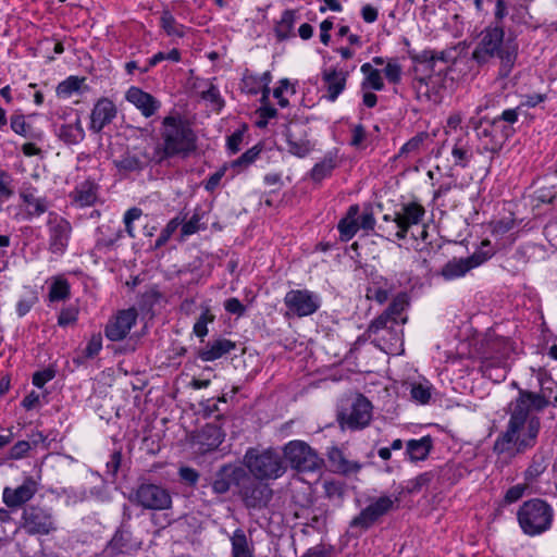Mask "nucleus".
I'll return each mask as SVG.
<instances>
[{"mask_svg":"<svg viewBox=\"0 0 557 557\" xmlns=\"http://www.w3.org/2000/svg\"><path fill=\"white\" fill-rule=\"evenodd\" d=\"M546 404L543 398L525 393L521 397H516L509 406L506 430L494 442V454L513 457L535 447L541 431V419L531 412L543 411Z\"/></svg>","mask_w":557,"mask_h":557,"instance_id":"f257e3e1","label":"nucleus"},{"mask_svg":"<svg viewBox=\"0 0 557 557\" xmlns=\"http://www.w3.org/2000/svg\"><path fill=\"white\" fill-rule=\"evenodd\" d=\"M160 137L161 143L156 146L151 158L154 163L178 156L187 157L196 149L197 136L189 122L177 112L163 117Z\"/></svg>","mask_w":557,"mask_h":557,"instance_id":"f03ea898","label":"nucleus"},{"mask_svg":"<svg viewBox=\"0 0 557 557\" xmlns=\"http://www.w3.org/2000/svg\"><path fill=\"white\" fill-rule=\"evenodd\" d=\"M518 45L512 38H505V29L499 23H491L479 35V41L472 51V60L479 65L498 58L502 71L507 75L517 59Z\"/></svg>","mask_w":557,"mask_h":557,"instance_id":"7ed1b4c3","label":"nucleus"},{"mask_svg":"<svg viewBox=\"0 0 557 557\" xmlns=\"http://www.w3.org/2000/svg\"><path fill=\"white\" fill-rule=\"evenodd\" d=\"M554 515L553 507L546 500L533 498L520 506L517 519L524 534L536 536L552 528Z\"/></svg>","mask_w":557,"mask_h":557,"instance_id":"20e7f679","label":"nucleus"},{"mask_svg":"<svg viewBox=\"0 0 557 557\" xmlns=\"http://www.w3.org/2000/svg\"><path fill=\"white\" fill-rule=\"evenodd\" d=\"M244 463L250 476L257 480H275L286 472L282 456L273 450L249 448L244 456Z\"/></svg>","mask_w":557,"mask_h":557,"instance_id":"39448f33","label":"nucleus"},{"mask_svg":"<svg viewBox=\"0 0 557 557\" xmlns=\"http://www.w3.org/2000/svg\"><path fill=\"white\" fill-rule=\"evenodd\" d=\"M425 214L424 208L418 202H408L401 205L400 209L393 214V224L380 225V228L387 235V238L395 236L398 239H405L409 228L418 225Z\"/></svg>","mask_w":557,"mask_h":557,"instance_id":"423d86ee","label":"nucleus"},{"mask_svg":"<svg viewBox=\"0 0 557 557\" xmlns=\"http://www.w3.org/2000/svg\"><path fill=\"white\" fill-rule=\"evenodd\" d=\"M129 502L144 509L165 510L172 506L170 492L159 484L144 482L129 495Z\"/></svg>","mask_w":557,"mask_h":557,"instance_id":"0eeeda50","label":"nucleus"},{"mask_svg":"<svg viewBox=\"0 0 557 557\" xmlns=\"http://www.w3.org/2000/svg\"><path fill=\"white\" fill-rule=\"evenodd\" d=\"M284 457L290 467L299 472H312L319 470L323 460L318 454L302 441H292L284 447Z\"/></svg>","mask_w":557,"mask_h":557,"instance_id":"6e6552de","label":"nucleus"},{"mask_svg":"<svg viewBox=\"0 0 557 557\" xmlns=\"http://www.w3.org/2000/svg\"><path fill=\"white\" fill-rule=\"evenodd\" d=\"M22 528L29 535H48L57 530L51 509L38 505L24 508Z\"/></svg>","mask_w":557,"mask_h":557,"instance_id":"1a4fd4ad","label":"nucleus"},{"mask_svg":"<svg viewBox=\"0 0 557 557\" xmlns=\"http://www.w3.org/2000/svg\"><path fill=\"white\" fill-rule=\"evenodd\" d=\"M238 495L248 509L260 510L265 508L273 497L272 488L260 482L246 471L243 484L238 488Z\"/></svg>","mask_w":557,"mask_h":557,"instance_id":"9d476101","label":"nucleus"},{"mask_svg":"<svg viewBox=\"0 0 557 557\" xmlns=\"http://www.w3.org/2000/svg\"><path fill=\"white\" fill-rule=\"evenodd\" d=\"M337 419L342 428L362 430L372 419V405L366 396L359 394L347 411L338 413Z\"/></svg>","mask_w":557,"mask_h":557,"instance_id":"9b49d317","label":"nucleus"},{"mask_svg":"<svg viewBox=\"0 0 557 557\" xmlns=\"http://www.w3.org/2000/svg\"><path fill=\"white\" fill-rule=\"evenodd\" d=\"M286 315L304 318L315 313L321 305L320 297L308 289H292L284 297Z\"/></svg>","mask_w":557,"mask_h":557,"instance_id":"f8f14e48","label":"nucleus"},{"mask_svg":"<svg viewBox=\"0 0 557 557\" xmlns=\"http://www.w3.org/2000/svg\"><path fill=\"white\" fill-rule=\"evenodd\" d=\"M493 256L492 250H478L467 258H453L438 272L445 281L463 277L472 269L483 264Z\"/></svg>","mask_w":557,"mask_h":557,"instance_id":"ddd939ff","label":"nucleus"},{"mask_svg":"<svg viewBox=\"0 0 557 557\" xmlns=\"http://www.w3.org/2000/svg\"><path fill=\"white\" fill-rule=\"evenodd\" d=\"M49 251L63 255L67 248L72 225L55 212H49L47 220Z\"/></svg>","mask_w":557,"mask_h":557,"instance_id":"4468645a","label":"nucleus"},{"mask_svg":"<svg viewBox=\"0 0 557 557\" xmlns=\"http://www.w3.org/2000/svg\"><path fill=\"white\" fill-rule=\"evenodd\" d=\"M513 133V127H509V125H507V127H500L493 121L486 122L485 124L481 122L478 127V136L483 149L493 153L498 152Z\"/></svg>","mask_w":557,"mask_h":557,"instance_id":"2eb2a0df","label":"nucleus"},{"mask_svg":"<svg viewBox=\"0 0 557 557\" xmlns=\"http://www.w3.org/2000/svg\"><path fill=\"white\" fill-rule=\"evenodd\" d=\"M509 338L497 336L492 332L486 333L480 345L481 360L495 361L497 364L506 363L512 351Z\"/></svg>","mask_w":557,"mask_h":557,"instance_id":"dca6fc26","label":"nucleus"},{"mask_svg":"<svg viewBox=\"0 0 557 557\" xmlns=\"http://www.w3.org/2000/svg\"><path fill=\"white\" fill-rule=\"evenodd\" d=\"M412 88L419 101L434 104L442 101L443 78L440 74L414 75Z\"/></svg>","mask_w":557,"mask_h":557,"instance_id":"f3484780","label":"nucleus"},{"mask_svg":"<svg viewBox=\"0 0 557 557\" xmlns=\"http://www.w3.org/2000/svg\"><path fill=\"white\" fill-rule=\"evenodd\" d=\"M246 476V470L237 465L225 463L214 474L211 487L218 495L226 494L232 485L239 488L243 484V478Z\"/></svg>","mask_w":557,"mask_h":557,"instance_id":"a211bd4d","label":"nucleus"},{"mask_svg":"<svg viewBox=\"0 0 557 557\" xmlns=\"http://www.w3.org/2000/svg\"><path fill=\"white\" fill-rule=\"evenodd\" d=\"M137 321L134 308L121 310L106 325L104 334L108 339L119 342L124 339Z\"/></svg>","mask_w":557,"mask_h":557,"instance_id":"6ab92c4d","label":"nucleus"},{"mask_svg":"<svg viewBox=\"0 0 557 557\" xmlns=\"http://www.w3.org/2000/svg\"><path fill=\"white\" fill-rule=\"evenodd\" d=\"M20 198L24 211L25 220H33L41 216L48 211L51 203L45 196L37 195L36 188L29 186L20 190Z\"/></svg>","mask_w":557,"mask_h":557,"instance_id":"aec40b11","label":"nucleus"},{"mask_svg":"<svg viewBox=\"0 0 557 557\" xmlns=\"http://www.w3.org/2000/svg\"><path fill=\"white\" fill-rule=\"evenodd\" d=\"M152 161L145 151L137 148L127 149L119 158L113 160V164L123 175L131 173H139L143 171L148 163Z\"/></svg>","mask_w":557,"mask_h":557,"instance_id":"412c9836","label":"nucleus"},{"mask_svg":"<svg viewBox=\"0 0 557 557\" xmlns=\"http://www.w3.org/2000/svg\"><path fill=\"white\" fill-rule=\"evenodd\" d=\"M116 114L117 110L113 101L106 97L100 98L91 110L89 128L96 134L100 133L115 119Z\"/></svg>","mask_w":557,"mask_h":557,"instance_id":"4be33fe9","label":"nucleus"},{"mask_svg":"<svg viewBox=\"0 0 557 557\" xmlns=\"http://www.w3.org/2000/svg\"><path fill=\"white\" fill-rule=\"evenodd\" d=\"M38 490L37 482L28 476L23 483L15 487H4L2 498L3 503L10 508H16L28 502Z\"/></svg>","mask_w":557,"mask_h":557,"instance_id":"5701e85b","label":"nucleus"},{"mask_svg":"<svg viewBox=\"0 0 557 557\" xmlns=\"http://www.w3.org/2000/svg\"><path fill=\"white\" fill-rule=\"evenodd\" d=\"M125 99L134 104L147 119L154 115L161 107V102L156 97L135 86L128 88Z\"/></svg>","mask_w":557,"mask_h":557,"instance_id":"b1692460","label":"nucleus"},{"mask_svg":"<svg viewBox=\"0 0 557 557\" xmlns=\"http://www.w3.org/2000/svg\"><path fill=\"white\" fill-rule=\"evenodd\" d=\"M348 72L330 67L322 71V81L326 88L324 96L329 101L334 102L338 96L345 90Z\"/></svg>","mask_w":557,"mask_h":557,"instance_id":"393cba45","label":"nucleus"},{"mask_svg":"<svg viewBox=\"0 0 557 557\" xmlns=\"http://www.w3.org/2000/svg\"><path fill=\"white\" fill-rule=\"evenodd\" d=\"M327 459L334 472L344 475L357 473L362 468L358 461L349 460L338 447H331L327 451Z\"/></svg>","mask_w":557,"mask_h":557,"instance_id":"a878e982","label":"nucleus"},{"mask_svg":"<svg viewBox=\"0 0 557 557\" xmlns=\"http://www.w3.org/2000/svg\"><path fill=\"white\" fill-rule=\"evenodd\" d=\"M433 448V438L430 435L421 438H411L406 443V455L411 462L423 461Z\"/></svg>","mask_w":557,"mask_h":557,"instance_id":"bb28decb","label":"nucleus"},{"mask_svg":"<svg viewBox=\"0 0 557 557\" xmlns=\"http://www.w3.org/2000/svg\"><path fill=\"white\" fill-rule=\"evenodd\" d=\"M232 557H255V546L243 529H236L230 536Z\"/></svg>","mask_w":557,"mask_h":557,"instance_id":"cd10ccee","label":"nucleus"},{"mask_svg":"<svg viewBox=\"0 0 557 557\" xmlns=\"http://www.w3.org/2000/svg\"><path fill=\"white\" fill-rule=\"evenodd\" d=\"M236 345L234 342L226 338H218L207 344V346L200 350L199 358L202 361H213L235 349Z\"/></svg>","mask_w":557,"mask_h":557,"instance_id":"c85d7f7f","label":"nucleus"},{"mask_svg":"<svg viewBox=\"0 0 557 557\" xmlns=\"http://www.w3.org/2000/svg\"><path fill=\"white\" fill-rule=\"evenodd\" d=\"M359 206L352 205L349 207L346 215L339 220L337 228L341 234V239L344 242L350 240L359 230Z\"/></svg>","mask_w":557,"mask_h":557,"instance_id":"c756f323","label":"nucleus"},{"mask_svg":"<svg viewBox=\"0 0 557 557\" xmlns=\"http://www.w3.org/2000/svg\"><path fill=\"white\" fill-rule=\"evenodd\" d=\"M225 434L222 429L215 424H206L198 435V442L205 451L218 448L224 441Z\"/></svg>","mask_w":557,"mask_h":557,"instance_id":"7c9ffc66","label":"nucleus"},{"mask_svg":"<svg viewBox=\"0 0 557 557\" xmlns=\"http://www.w3.org/2000/svg\"><path fill=\"white\" fill-rule=\"evenodd\" d=\"M548 467V458L543 450H537L525 469L523 476L525 483L533 484L537 482L539 478L546 471Z\"/></svg>","mask_w":557,"mask_h":557,"instance_id":"2f4dec72","label":"nucleus"},{"mask_svg":"<svg viewBox=\"0 0 557 557\" xmlns=\"http://www.w3.org/2000/svg\"><path fill=\"white\" fill-rule=\"evenodd\" d=\"M58 137L66 145H76L85 138L81 119L77 117L74 123L63 124L57 132Z\"/></svg>","mask_w":557,"mask_h":557,"instance_id":"473e14b6","label":"nucleus"},{"mask_svg":"<svg viewBox=\"0 0 557 557\" xmlns=\"http://www.w3.org/2000/svg\"><path fill=\"white\" fill-rule=\"evenodd\" d=\"M74 200L81 207L92 206L97 200L98 185L94 181H85L75 189Z\"/></svg>","mask_w":557,"mask_h":557,"instance_id":"72a5a7b5","label":"nucleus"},{"mask_svg":"<svg viewBox=\"0 0 557 557\" xmlns=\"http://www.w3.org/2000/svg\"><path fill=\"white\" fill-rule=\"evenodd\" d=\"M297 20V12L295 10H285L282 13L281 20L274 27V33L277 40L283 41L292 37L294 24Z\"/></svg>","mask_w":557,"mask_h":557,"instance_id":"f704fd0d","label":"nucleus"},{"mask_svg":"<svg viewBox=\"0 0 557 557\" xmlns=\"http://www.w3.org/2000/svg\"><path fill=\"white\" fill-rule=\"evenodd\" d=\"M480 371L482 372L483 376L487 377L494 383H500L505 381L507 376L506 363L497 364V362L490 361L488 359L481 360Z\"/></svg>","mask_w":557,"mask_h":557,"instance_id":"c9c22d12","label":"nucleus"},{"mask_svg":"<svg viewBox=\"0 0 557 557\" xmlns=\"http://www.w3.org/2000/svg\"><path fill=\"white\" fill-rule=\"evenodd\" d=\"M360 70L366 75L361 84L362 89L371 87L374 90H382L384 88V83L379 70L373 69L370 63L362 64Z\"/></svg>","mask_w":557,"mask_h":557,"instance_id":"e433bc0d","label":"nucleus"},{"mask_svg":"<svg viewBox=\"0 0 557 557\" xmlns=\"http://www.w3.org/2000/svg\"><path fill=\"white\" fill-rule=\"evenodd\" d=\"M160 26L170 37L182 38L185 35L184 25L176 22L170 11H163L160 17Z\"/></svg>","mask_w":557,"mask_h":557,"instance_id":"4c0bfd02","label":"nucleus"},{"mask_svg":"<svg viewBox=\"0 0 557 557\" xmlns=\"http://www.w3.org/2000/svg\"><path fill=\"white\" fill-rule=\"evenodd\" d=\"M451 154L455 165L466 168L472 158V150L462 138H459L451 149Z\"/></svg>","mask_w":557,"mask_h":557,"instance_id":"58836bf2","label":"nucleus"},{"mask_svg":"<svg viewBox=\"0 0 557 557\" xmlns=\"http://www.w3.org/2000/svg\"><path fill=\"white\" fill-rule=\"evenodd\" d=\"M288 151L297 157H305L311 150V145L308 139L297 138L295 134L288 129L286 133Z\"/></svg>","mask_w":557,"mask_h":557,"instance_id":"ea45409f","label":"nucleus"},{"mask_svg":"<svg viewBox=\"0 0 557 557\" xmlns=\"http://www.w3.org/2000/svg\"><path fill=\"white\" fill-rule=\"evenodd\" d=\"M413 60L418 62L424 71H433L435 61L440 60L448 62V54L446 51L435 52L425 50L421 54L414 57Z\"/></svg>","mask_w":557,"mask_h":557,"instance_id":"a19ab883","label":"nucleus"},{"mask_svg":"<svg viewBox=\"0 0 557 557\" xmlns=\"http://www.w3.org/2000/svg\"><path fill=\"white\" fill-rule=\"evenodd\" d=\"M336 163L333 158H324L321 162L317 163L311 170L312 181L320 183L325 177L330 176L335 169Z\"/></svg>","mask_w":557,"mask_h":557,"instance_id":"79ce46f5","label":"nucleus"},{"mask_svg":"<svg viewBox=\"0 0 557 557\" xmlns=\"http://www.w3.org/2000/svg\"><path fill=\"white\" fill-rule=\"evenodd\" d=\"M377 519L374 517L372 510L367 506L350 521L351 529L368 530L371 528Z\"/></svg>","mask_w":557,"mask_h":557,"instance_id":"37998d69","label":"nucleus"},{"mask_svg":"<svg viewBox=\"0 0 557 557\" xmlns=\"http://www.w3.org/2000/svg\"><path fill=\"white\" fill-rule=\"evenodd\" d=\"M84 78L77 76H70L57 86V95L62 98H67L74 92L78 91Z\"/></svg>","mask_w":557,"mask_h":557,"instance_id":"c03bdc74","label":"nucleus"},{"mask_svg":"<svg viewBox=\"0 0 557 557\" xmlns=\"http://www.w3.org/2000/svg\"><path fill=\"white\" fill-rule=\"evenodd\" d=\"M540 384H541V391L539 393L519 388L517 397H521L522 394H524V393L541 397L547 403L546 404V408H547L550 404V397H552L554 387H556L557 384L553 380H540Z\"/></svg>","mask_w":557,"mask_h":557,"instance_id":"a18cd8bd","label":"nucleus"},{"mask_svg":"<svg viewBox=\"0 0 557 557\" xmlns=\"http://www.w3.org/2000/svg\"><path fill=\"white\" fill-rule=\"evenodd\" d=\"M70 296V284L64 278L55 280L49 290L50 301L65 300Z\"/></svg>","mask_w":557,"mask_h":557,"instance_id":"49530a36","label":"nucleus"},{"mask_svg":"<svg viewBox=\"0 0 557 557\" xmlns=\"http://www.w3.org/2000/svg\"><path fill=\"white\" fill-rule=\"evenodd\" d=\"M374 517L379 520L394 507V499L389 496H381L375 502L368 505Z\"/></svg>","mask_w":557,"mask_h":557,"instance_id":"de8ad7c7","label":"nucleus"},{"mask_svg":"<svg viewBox=\"0 0 557 557\" xmlns=\"http://www.w3.org/2000/svg\"><path fill=\"white\" fill-rule=\"evenodd\" d=\"M200 97L201 99L209 101L215 110H221L224 106L219 88L212 83H208L207 89L200 91Z\"/></svg>","mask_w":557,"mask_h":557,"instance_id":"09e8293b","label":"nucleus"},{"mask_svg":"<svg viewBox=\"0 0 557 557\" xmlns=\"http://www.w3.org/2000/svg\"><path fill=\"white\" fill-rule=\"evenodd\" d=\"M260 152L261 148H259L258 146H253L252 148L244 152L238 159L234 160L232 162V168L238 169V171L246 169L257 159Z\"/></svg>","mask_w":557,"mask_h":557,"instance_id":"8fccbe9b","label":"nucleus"},{"mask_svg":"<svg viewBox=\"0 0 557 557\" xmlns=\"http://www.w3.org/2000/svg\"><path fill=\"white\" fill-rule=\"evenodd\" d=\"M428 138L429 134L426 132L418 133L416 136H413L406 144L403 145L398 156L403 157L411 152H417Z\"/></svg>","mask_w":557,"mask_h":557,"instance_id":"3c124183","label":"nucleus"},{"mask_svg":"<svg viewBox=\"0 0 557 557\" xmlns=\"http://www.w3.org/2000/svg\"><path fill=\"white\" fill-rule=\"evenodd\" d=\"M433 474L431 472H424L411 479L407 482L406 492L409 494L418 493L423 486L431 483Z\"/></svg>","mask_w":557,"mask_h":557,"instance_id":"603ef678","label":"nucleus"},{"mask_svg":"<svg viewBox=\"0 0 557 557\" xmlns=\"http://www.w3.org/2000/svg\"><path fill=\"white\" fill-rule=\"evenodd\" d=\"M519 107L515 109H507L502 112L500 115L494 117L492 121L497 123L500 127H512V125L518 121L519 116Z\"/></svg>","mask_w":557,"mask_h":557,"instance_id":"864d4df0","label":"nucleus"},{"mask_svg":"<svg viewBox=\"0 0 557 557\" xmlns=\"http://www.w3.org/2000/svg\"><path fill=\"white\" fill-rule=\"evenodd\" d=\"M11 128L14 133L23 137H33L32 127L29 124L25 122V117L23 115L11 116Z\"/></svg>","mask_w":557,"mask_h":557,"instance_id":"5fc2aeb1","label":"nucleus"},{"mask_svg":"<svg viewBox=\"0 0 557 557\" xmlns=\"http://www.w3.org/2000/svg\"><path fill=\"white\" fill-rule=\"evenodd\" d=\"M123 236L121 228L114 230L109 236H101L96 242V248L98 250L112 248Z\"/></svg>","mask_w":557,"mask_h":557,"instance_id":"6e6d98bb","label":"nucleus"},{"mask_svg":"<svg viewBox=\"0 0 557 557\" xmlns=\"http://www.w3.org/2000/svg\"><path fill=\"white\" fill-rule=\"evenodd\" d=\"M395 323H393L392 317L387 313L383 312L381 315L375 318L370 325L368 326L369 334H376L379 331L383 329H392Z\"/></svg>","mask_w":557,"mask_h":557,"instance_id":"4d7b16f0","label":"nucleus"},{"mask_svg":"<svg viewBox=\"0 0 557 557\" xmlns=\"http://www.w3.org/2000/svg\"><path fill=\"white\" fill-rule=\"evenodd\" d=\"M141 215H143V211H141V209H139L137 207H133V208L128 209L124 214L123 222L125 224V232L132 238L135 237L133 222L138 220Z\"/></svg>","mask_w":557,"mask_h":557,"instance_id":"13d9d810","label":"nucleus"},{"mask_svg":"<svg viewBox=\"0 0 557 557\" xmlns=\"http://www.w3.org/2000/svg\"><path fill=\"white\" fill-rule=\"evenodd\" d=\"M411 397L418 403L425 405L431 398V387L424 384H412Z\"/></svg>","mask_w":557,"mask_h":557,"instance_id":"bf43d9fd","label":"nucleus"},{"mask_svg":"<svg viewBox=\"0 0 557 557\" xmlns=\"http://www.w3.org/2000/svg\"><path fill=\"white\" fill-rule=\"evenodd\" d=\"M214 319V317L212 314H210L209 312V309H206L201 314L200 317L198 318V320L196 321L195 325H194V333L198 336V337H203L208 334V323L209 322H212Z\"/></svg>","mask_w":557,"mask_h":557,"instance_id":"052dcab7","label":"nucleus"},{"mask_svg":"<svg viewBox=\"0 0 557 557\" xmlns=\"http://www.w3.org/2000/svg\"><path fill=\"white\" fill-rule=\"evenodd\" d=\"M324 492L331 499H342L345 493L344 484L338 481H325Z\"/></svg>","mask_w":557,"mask_h":557,"instance_id":"680f3d73","label":"nucleus"},{"mask_svg":"<svg viewBox=\"0 0 557 557\" xmlns=\"http://www.w3.org/2000/svg\"><path fill=\"white\" fill-rule=\"evenodd\" d=\"M102 348V337L100 334H94L84 350V358L91 359L96 357Z\"/></svg>","mask_w":557,"mask_h":557,"instance_id":"e2e57ef3","label":"nucleus"},{"mask_svg":"<svg viewBox=\"0 0 557 557\" xmlns=\"http://www.w3.org/2000/svg\"><path fill=\"white\" fill-rule=\"evenodd\" d=\"M384 74L389 83L397 84L401 77V66L396 61H389L384 69Z\"/></svg>","mask_w":557,"mask_h":557,"instance_id":"0e129e2a","label":"nucleus"},{"mask_svg":"<svg viewBox=\"0 0 557 557\" xmlns=\"http://www.w3.org/2000/svg\"><path fill=\"white\" fill-rule=\"evenodd\" d=\"M492 233L494 235L503 236L510 230H512L515 222L513 219L507 218L492 222Z\"/></svg>","mask_w":557,"mask_h":557,"instance_id":"69168bd1","label":"nucleus"},{"mask_svg":"<svg viewBox=\"0 0 557 557\" xmlns=\"http://www.w3.org/2000/svg\"><path fill=\"white\" fill-rule=\"evenodd\" d=\"M77 314L78 311L73 307L63 309L59 314L58 324L60 326H67L74 324L77 320Z\"/></svg>","mask_w":557,"mask_h":557,"instance_id":"338daca9","label":"nucleus"},{"mask_svg":"<svg viewBox=\"0 0 557 557\" xmlns=\"http://www.w3.org/2000/svg\"><path fill=\"white\" fill-rule=\"evenodd\" d=\"M178 474L180 479L189 486L196 485L199 480L198 471L190 467H182Z\"/></svg>","mask_w":557,"mask_h":557,"instance_id":"774afa93","label":"nucleus"}]
</instances>
